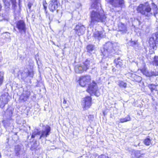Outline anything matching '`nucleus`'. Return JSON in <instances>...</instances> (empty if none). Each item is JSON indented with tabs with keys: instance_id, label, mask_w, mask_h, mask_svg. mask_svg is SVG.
I'll return each mask as SVG.
<instances>
[{
	"instance_id": "nucleus-1",
	"label": "nucleus",
	"mask_w": 158,
	"mask_h": 158,
	"mask_svg": "<svg viewBox=\"0 0 158 158\" xmlns=\"http://www.w3.org/2000/svg\"><path fill=\"white\" fill-rule=\"evenodd\" d=\"M118 49V47L117 46L116 44L115 43H112L110 42L106 43L104 45L103 51L101 50L102 54L103 55L102 60L101 63V67L103 68H106L107 63L106 64H105V65H103L102 64L103 59L107 57H111L115 53L117 52Z\"/></svg>"
},
{
	"instance_id": "nucleus-2",
	"label": "nucleus",
	"mask_w": 158,
	"mask_h": 158,
	"mask_svg": "<svg viewBox=\"0 0 158 158\" xmlns=\"http://www.w3.org/2000/svg\"><path fill=\"white\" fill-rule=\"evenodd\" d=\"M106 18L103 10L101 8L100 10H94L90 13L89 25L91 27H93L98 22L105 23Z\"/></svg>"
},
{
	"instance_id": "nucleus-3",
	"label": "nucleus",
	"mask_w": 158,
	"mask_h": 158,
	"mask_svg": "<svg viewBox=\"0 0 158 158\" xmlns=\"http://www.w3.org/2000/svg\"><path fill=\"white\" fill-rule=\"evenodd\" d=\"M94 61L90 59H86L83 64L76 65L74 68L75 71L77 73H81L86 71L94 64Z\"/></svg>"
},
{
	"instance_id": "nucleus-4",
	"label": "nucleus",
	"mask_w": 158,
	"mask_h": 158,
	"mask_svg": "<svg viewBox=\"0 0 158 158\" xmlns=\"http://www.w3.org/2000/svg\"><path fill=\"white\" fill-rule=\"evenodd\" d=\"M42 127V130L41 131H39L38 129L32 131L31 135V138H34L37 135H40L39 137V139H40L42 138H46L49 135L51 130L50 127L47 125H43Z\"/></svg>"
},
{
	"instance_id": "nucleus-5",
	"label": "nucleus",
	"mask_w": 158,
	"mask_h": 158,
	"mask_svg": "<svg viewBox=\"0 0 158 158\" xmlns=\"http://www.w3.org/2000/svg\"><path fill=\"white\" fill-rule=\"evenodd\" d=\"M152 8L148 3L140 4L137 7V10L145 16L149 17L152 15L151 12Z\"/></svg>"
},
{
	"instance_id": "nucleus-6",
	"label": "nucleus",
	"mask_w": 158,
	"mask_h": 158,
	"mask_svg": "<svg viewBox=\"0 0 158 158\" xmlns=\"http://www.w3.org/2000/svg\"><path fill=\"white\" fill-rule=\"evenodd\" d=\"M149 44L150 48L156 50L158 46V33H156L149 39Z\"/></svg>"
},
{
	"instance_id": "nucleus-7",
	"label": "nucleus",
	"mask_w": 158,
	"mask_h": 158,
	"mask_svg": "<svg viewBox=\"0 0 158 158\" xmlns=\"http://www.w3.org/2000/svg\"><path fill=\"white\" fill-rule=\"evenodd\" d=\"M97 86L96 83L94 81H93L89 85L87 91L91 95L94 94L95 95L98 96L99 95H98L97 93Z\"/></svg>"
},
{
	"instance_id": "nucleus-8",
	"label": "nucleus",
	"mask_w": 158,
	"mask_h": 158,
	"mask_svg": "<svg viewBox=\"0 0 158 158\" xmlns=\"http://www.w3.org/2000/svg\"><path fill=\"white\" fill-rule=\"evenodd\" d=\"M8 94V93L3 94L0 97V107L3 109L6 104L9 101Z\"/></svg>"
},
{
	"instance_id": "nucleus-9",
	"label": "nucleus",
	"mask_w": 158,
	"mask_h": 158,
	"mask_svg": "<svg viewBox=\"0 0 158 158\" xmlns=\"http://www.w3.org/2000/svg\"><path fill=\"white\" fill-rule=\"evenodd\" d=\"M16 27L18 29L20 33L23 32L25 33L26 31V26L25 22L23 20H19L16 22Z\"/></svg>"
},
{
	"instance_id": "nucleus-10",
	"label": "nucleus",
	"mask_w": 158,
	"mask_h": 158,
	"mask_svg": "<svg viewBox=\"0 0 158 158\" xmlns=\"http://www.w3.org/2000/svg\"><path fill=\"white\" fill-rule=\"evenodd\" d=\"M76 33L80 36L84 34L85 30V26L81 23H78L74 28Z\"/></svg>"
},
{
	"instance_id": "nucleus-11",
	"label": "nucleus",
	"mask_w": 158,
	"mask_h": 158,
	"mask_svg": "<svg viewBox=\"0 0 158 158\" xmlns=\"http://www.w3.org/2000/svg\"><path fill=\"white\" fill-rule=\"evenodd\" d=\"M90 80V77L89 76H82L80 77L79 83L81 86L84 87L86 85H88Z\"/></svg>"
},
{
	"instance_id": "nucleus-12",
	"label": "nucleus",
	"mask_w": 158,
	"mask_h": 158,
	"mask_svg": "<svg viewBox=\"0 0 158 158\" xmlns=\"http://www.w3.org/2000/svg\"><path fill=\"white\" fill-rule=\"evenodd\" d=\"M108 2L113 6L122 8L124 5V0H107Z\"/></svg>"
},
{
	"instance_id": "nucleus-13",
	"label": "nucleus",
	"mask_w": 158,
	"mask_h": 158,
	"mask_svg": "<svg viewBox=\"0 0 158 158\" xmlns=\"http://www.w3.org/2000/svg\"><path fill=\"white\" fill-rule=\"evenodd\" d=\"M59 5L60 3L57 0H51L50 2L48 7L50 10L52 12L56 10L57 12H58L57 8L58 6Z\"/></svg>"
},
{
	"instance_id": "nucleus-14",
	"label": "nucleus",
	"mask_w": 158,
	"mask_h": 158,
	"mask_svg": "<svg viewBox=\"0 0 158 158\" xmlns=\"http://www.w3.org/2000/svg\"><path fill=\"white\" fill-rule=\"evenodd\" d=\"M83 101L84 103L83 104L84 109L86 110L89 108L91 106L92 98L90 97H86L84 98Z\"/></svg>"
},
{
	"instance_id": "nucleus-15",
	"label": "nucleus",
	"mask_w": 158,
	"mask_h": 158,
	"mask_svg": "<svg viewBox=\"0 0 158 158\" xmlns=\"http://www.w3.org/2000/svg\"><path fill=\"white\" fill-rule=\"evenodd\" d=\"M31 94V92L29 90H24L21 95L20 98L24 101H26L29 98Z\"/></svg>"
},
{
	"instance_id": "nucleus-16",
	"label": "nucleus",
	"mask_w": 158,
	"mask_h": 158,
	"mask_svg": "<svg viewBox=\"0 0 158 158\" xmlns=\"http://www.w3.org/2000/svg\"><path fill=\"white\" fill-rule=\"evenodd\" d=\"M114 62L115 64V66L117 68V70L123 67V60L121 59L120 57H118L117 59H115L114 60Z\"/></svg>"
},
{
	"instance_id": "nucleus-17",
	"label": "nucleus",
	"mask_w": 158,
	"mask_h": 158,
	"mask_svg": "<svg viewBox=\"0 0 158 158\" xmlns=\"http://www.w3.org/2000/svg\"><path fill=\"white\" fill-rule=\"evenodd\" d=\"M148 87L150 89L151 93L153 94L158 95V90L157 88V85L153 84H149Z\"/></svg>"
},
{
	"instance_id": "nucleus-18",
	"label": "nucleus",
	"mask_w": 158,
	"mask_h": 158,
	"mask_svg": "<svg viewBox=\"0 0 158 158\" xmlns=\"http://www.w3.org/2000/svg\"><path fill=\"white\" fill-rule=\"evenodd\" d=\"M103 32L102 31H96L94 33L93 36L95 39L99 40L103 37Z\"/></svg>"
},
{
	"instance_id": "nucleus-19",
	"label": "nucleus",
	"mask_w": 158,
	"mask_h": 158,
	"mask_svg": "<svg viewBox=\"0 0 158 158\" xmlns=\"http://www.w3.org/2000/svg\"><path fill=\"white\" fill-rule=\"evenodd\" d=\"M118 29L119 31H121L123 34L125 33L127 31V27L124 24L122 23H119L118 24Z\"/></svg>"
},
{
	"instance_id": "nucleus-20",
	"label": "nucleus",
	"mask_w": 158,
	"mask_h": 158,
	"mask_svg": "<svg viewBox=\"0 0 158 158\" xmlns=\"http://www.w3.org/2000/svg\"><path fill=\"white\" fill-rule=\"evenodd\" d=\"M13 112V110L11 109H8L7 110L6 113V117H7L8 120H12L11 117L12 116Z\"/></svg>"
},
{
	"instance_id": "nucleus-21",
	"label": "nucleus",
	"mask_w": 158,
	"mask_h": 158,
	"mask_svg": "<svg viewBox=\"0 0 158 158\" xmlns=\"http://www.w3.org/2000/svg\"><path fill=\"white\" fill-rule=\"evenodd\" d=\"M118 85L121 88H126L127 87V83L122 81H118Z\"/></svg>"
},
{
	"instance_id": "nucleus-22",
	"label": "nucleus",
	"mask_w": 158,
	"mask_h": 158,
	"mask_svg": "<svg viewBox=\"0 0 158 158\" xmlns=\"http://www.w3.org/2000/svg\"><path fill=\"white\" fill-rule=\"evenodd\" d=\"M141 71L143 75L149 77L150 71L148 70L145 67L143 68L141 70Z\"/></svg>"
},
{
	"instance_id": "nucleus-23",
	"label": "nucleus",
	"mask_w": 158,
	"mask_h": 158,
	"mask_svg": "<svg viewBox=\"0 0 158 158\" xmlns=\"http://www.w3.org/2000/svg\"><path fill=\"white\" fill-rule=\"evenodd\" d=\"M131 120V118L130 116L128 115L125 118H121L120 119V122L123 123L127 121H130Z\"/></svg>"
},
{
	"instance_id": "nucleus-24",
	"label": "nucleus",
	"mask_w": 158,
	"mask_h": 158,
	"mask_svg": "<svg viewBox=\"0 0 158 158\" xmlns=\"http://www.w3.org/2000/svg\"><path fill=\"white\" fill-rule=\"evenodd\" d=\"M131 45L134 47L135 49H138V44L137 41H131L130 42Z\"/></svg>"
},
{
	"instance_id": "nucleus-25",
	"label": "nucleus",
	"mask_w": 158,
	"mask_h": 158,
	"mask_svg": "<svg viewBox=\"0 0 158 158\" xmlns=\"http://www.w3.org/2000/svg\"><path fill=\"white\" fill-rule=\"evenodd\" d=\"M87 51L91 53L94 49V46L92 44H89L87 46Z\"/></svg>"
},
{
	"instance_id": "nucleus-26",
	"label": "nucleus",
	"mask_w": 158,
	"mask_h": 158,
	"mask_svg": "<svg viewBox=\"0 0 158 158\" xmlns=\"http://www.w3.org/2000/svg\"><path fill=\"white\" fill-rule=\"evenodd\" d=\"M152 63L153 65L158 66V56H154Z\"/></svg>"
},
{
	"instance_id": "nucleus-27",
	"label": "nucleus",
	"mask_w": 158,
	"mask_h": 158,
	"mask_svg": "<svg viewBox=\"0 0 158 158\" xmlns=\"http://www.w3.org/2000/svg\"><path fill=\"white\" fill-rule=\"evenodd\" d=\"M144 143L146 145L149 146L150 145L151 143V139L149 136L144 140Z\"/></svg>"
},
{
	"instance_id": "nucleus-28",
	"label": "nucleus",
	"mask_w": 158,
	"mask_h": 158,
	"mask_svg": "<svg viewBox=\"0 0 158 158\" xmlns=\"http://www.w3.org/2000/svg\"><path fill=\"white\" fill-rule=\"evenodd\" d=\"M149 77H151L153 76H158V72L156 71H150Z\"/></svg>"
},
{
	"instance_id": "nucleus-29",
	"label": "nucleus",
	"mask_w": 158,
	"mask_h": 158,
	"mask_svg": "<svg viewBox=\"0 0 158 158\" xmlns=\"http://www.w3.org/2000/svg\"><path fill=\"white\" fill-rule=\"evenodd\" d=\"M152 9L153 10V13L155 16V13L156 12L157 10V6L154 4V3H152Z\"/></svg>"
},
{
	"instance_id": "nucleus-30",
	"label": "nucleus",
	"mask_w": 158,
	"mask_h": 158,
	"mask_svg": "<svg viewBox=\"0 0 158 158\" xmlns=\"http://www.w3.org/2000/svg\"><path fill=\"white\" fill-rule=\"evenodd\" d=\"M39 143L35 141L32 145V148L36 150H37L38 149H39L40 148V147H39Z\"/></svg>"
},
{
	"instance_id": "nucleus-31",
	"label": "nucleus",
	"mask_w": 158,
	"mask_h": 158,
	"mask_svg": "<svg viewBox=\"0 0 158 158\" xmlns=\"http://www.w3.org/2000/svg\"><path fill=\"white\" fill-rule=\"evenodd\" d=\"M15 150L16 152V154L18 156L19 154V152L20 150V148L19 146L17 145L15 147Z\"/></svg>"
},
{
	"instance_id": "nucleus-32",
	"label": "nucleus",
	"mask_w": 158,
	"mask_h": 158,
	"mask_svg": "<svg viewBox=\"0 0 158 158\" xmlns=\"http://www.w3.org/2000/svg\"><path fill=\"white\" fill-rule=\"evenodd\" d=\"M4 73L3 72L0 71V85L2 83L3 80Z\"/></svg>"
},
{
	"instance_id": "nucleus-33",
	"label": "nucleus",
	"mask_w": 158,
	"mask_h": 158,
	"mask_svg": "<svg viewBox=\"0 0 158 158\" xmlns=\"http://www.w3.org/2000/svg\"><path fill=\"white\" fill-rule=\"evenodd\" d=\"M134 154L135 156L138 158H139L141 156V154L140 151H135Z\"/></svg>"
},
{
	"instance_id": "nucleus-34",
	"label": "nucleus",
	"mask_w": 158,
	"mask_h": 158,
	"mask_svg": "<svg viewBox=\"0 0 158 158\" xmlns=\"http://www.w3.org/2000/svg\"><path fill=\"white\" fill-rule=\"evenodd\" d=\"M27 76H29L32 77L34 76L33 71L32 70H28L27 72Z\"/></svg>"
},
{
	"instance_id": "nucleus-35",
	"label": "nucleus",
	"mask_w": 158,
	"mask_h": 158,
	"mask_svg": "<svg viewBox=\"0 0 158 158\" xmlns=\"http://www.w3.org/2000/svg\"><path fill=\"white\" fill-rule=\"evenodd\" d=\"M47 3L46 1H44L43 2V5L44 6V9L45 10V12L46 13V15L47 16V11L46 10L47 9Z\"/></svg>"
},
{
	"instance_id": "nucleus-36",
	"label": "nucleus",
	"mask_w": 158,
	"mask_h": 158,
	"mask_svg": "<svg viewBox=\"0 0 158 158\" xmlns=\"http://www.w3.org/2000/svg\"><path fill=\"white\" fill-rule=\"evenodd\" d=\"M8 120L4 121H3V124L5 127H7L9 126L10 124L8 123Z\"/></svg>"
},
{
	"instance_id": "nucleus-37",
	"label": "nucleus",
	"mask_w": 158,
	"mask_h": 158,
	"mask_svg": "<svg viewBox=\"0 0 158 158\" xmlns=\"http://www.w3.org/2000/svg\"><path fill=\"white\" fill-rule=\"evenodd\" d=\"M98 158H109V157L104 155H102L99 156Z\"/></svg>"
},
{
	"instance_id": "nucleus-38",
	"label": "nucleus",
	"mask_w": 158,
	"mask_h": 158,
	"mask_svg": "<svg viewBox=\"0 0 158 158\" xmlns=\"http://www.w3.org/2000/svg\"><path fill=\"white\" fill-rule=\"evenodd\" d=\"M32 5H33V3H32L31 2H29L28 3L27 6H28V9L29 10L31 9V7Z\"/></svg>"
},
{
	"instance_id": "nucleus-39",
	"label": "nucleus",
	"mask_w": 158,
	"mask_h": 158,
	"mask_svg": "<svg viewBox=\"0 0 158 158\" xmlns=\"http://www.w3.org/2000/svg\"><path fill=\"white\" fill-rule=\"evenodd\" d=\"M88 117L89 119H90L91 120H93V118H94L93 116L91 115H89L88 116Z\"/></svg>"
},
{
	"instance_id": "nucleus-40",
	"label": "nucleus",
	"mask_w": 158,
	"mask_h": 158,
	"mask_svg": "<svg viewBox=\"0 0 158 158\" xmlns=\"http://www.w3.org/2000/svg\"><path fill=\"white\" fill-rule=\"evenodd\" d=\"M66 101L64 98V101H63V103L66 104Z\"/></svg>"
},
{
	"instance_id": "nucleus-41",
	"label": "nucleus",
	"mask_w": 158,
	"mask_h": 158,
	"mask_svg": "<svg viewBox=\"0 0 158 158\" xmlns=\"http://www.w3.org/2000/svg\"><path fill=\"white\" fill-rule=\"evenodd\" d=\"M2 8V6L1 4L0 3V11L1 10Z\"/></svg>"
},
{
	"instance_id": "nucleus-42",
	"label": "nucleus",
	"mask_w": 158,
	"mask_h": 158,
	"mask_svg": "<svg viewBox=\"0 0 158 158\" xmlns=\"http://www.w3.org/2000/svg\"><path fill=\"white\" fill-rule=\"evenodd\" d=\"M139 81H140L141 80V77H139Z\"/></svg>"
},
{
	"instance_id": "nucleus-43",
	"label": "nucleus",
	"mask_w": 158,
	"mask_h": 158,
	"mask_svg": "<svg viewBox=\"0 0 158 158\" xmlns=\"http://www.w3.org/2000/svg\"><path fill=\"white\" fill-rule=\"evenodd\" d=\"M5 113H6L4 111L3 112H2V113L3 114H5Z\"/></svg>"
},
{
	"instance_id": "nucleus-44",
	"label": "nucleus",
	"mask_w": 158,
	"mask_h": 158,
	"mask_svg": "<svg viewBox=\"0 0 158 158\" xmlns=\"http://www.w3.org/2000/svg\"><path fill=\"white\" fill-rule=\"evenodd\" d=\"M112 70H113V71H114V70H116V69H114V68Z\"/></svg>"
},
{
	"instance_id": "nucleus-45",
	"label": "nucleus",
	"mask_w": 158,
	"mask_h": 158,
	"mask_svg": "<svg viewBox=\"0 0 158 158\" xmlns=\"http://www.w3.org/2000/svg\"><path fill=\"white\" fill-rule=\"evenodd\" d=\"M49 19L50 20H51V19H50V17H49Z\"/></svg>"
},
{
	"instance_id": "nucleus-46",
	"label": "nucleus",
	"mask_w": 158,
	"mask_h": 158,
	"mask_svg": "<svg viewBox=\"0 0 158 158\" xmlns=\"http://www.w3.org/2000/svg\"><path fill=\"white\" fill-rule=\"evenodd\" d=\"M135 63H136L137 64V62H135Z\"/></svg>"
}]
</instances>
